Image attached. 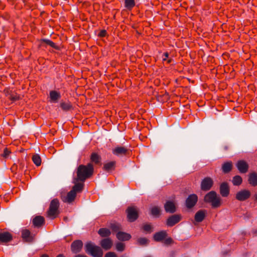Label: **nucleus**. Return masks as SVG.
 I'll return each instance as SVG.
<instances>
[{"mask_svg":"<svg viewBox=\"0 0 257 257\" xmlns=\"http://www.w3.org/2000/svg\"><path fill=\"white\" fill-rule=\"evenodd\" d=\"M93 171L94 168L91 163H88L87 165H80L77 168V177L74 178V180L84 182L92 175Z\"/></svg>","mask_w":257,"mask_h":257,"instance_id":"1","label":"nucleus"},{"mask_svg":"<svg viewBox=\"0 0 257 257\" xmlns=\"http://www.w3.org/2000/svg\"><path fill=\"white\" fill-rule=\"evenodd\" d=\"M85 251L92 257H102L103 252L102 248L91 242H87L85 245Z\"/></svg>","mask_w":257,"mask_h":257,"instance_id":"2","label":"nucleus"},{"mask_svg":"<svg viewBox=\"0 0 257 257\" xmlns=\"http://www.w3.org/2000/svg\"><path fill=\"white\" fill-rule=\"evenodd\" d=\"M59 200L57 199H53L50 202L49 209L47 211V216L52 219L56 218L59 214Z\"/></svg>","mask_w":257,"mask_h":257,"instance_id":"3","label":"nucleus"},{"mask_svg":"<svg viewBox=\"0 0 257 257\" xmlns=\"http://www.w3.org/2000/svg\"><path fill=\"white\" fill-rule=\"evenodd\" d=\"M127 218L129 222H133L139 217L138 208L136 206H129L126 210Z\"/></svg>","mask_w":257,"mask_h":257,"instance_id":"4","label":"nucleus"},{"mask_svg":"<svg viewBox=\"0 0 257 257\" xmlns=\"http://www.w3.org/2000/svg\"><path fill=\"white\" fill-rule=\"evenodd\" d=\"M251 196L250 192L246 189L241 190L235 194V198L238 201H243L248 199Z\"/></svg>","mask_w":257,"mask_h":257,"instance_id":"5","label":"nucleus"},{"mask_svg":"<svg viewBox=\"0 0 257 257\" xmlns=\"http://www.w3.org/2000/svg\"><path fill=\"white\" fill-rule=\"evenodd\" d=\"M198 201V196L195 194H192L188 196L186 199L185 205L187 208H193Z\"/></svg>","mask_w":257,"mask_h":257,"instance_id":"6","label":"nucleus"},{"mask_svg":"<svg viewBox=\"0 0 257 257\" xmlns=\"http://www.w3.org/2000/svg\"><path fill=\"white\" fill-rule=\"evenodd\" d=\"M182 218L181 214H174L168 218L166 224L168 226L172 227L179 222Z\"/></svg>","mask_w":257,"mask_h":257,"instance_id":"7","label":"nucleus"},{"mask_svg":"<svg viewBox=\"0 0 257 257\" xmlns=\"http://www.w3.org/2000/svg\"><path fill=\"white\" fill-rule=\"evenodd\" d=\"M213 181L210 177H205L201 183V189L203 191H208L212 187Z\"/></svg>","mask_w":257,"mask_h":257,"instance_id":"8","label":"nucleus"},{"mask_svg":"<svg viewBox=\"0 0 257 257\" xmlns=\"http://www.w3.org/2000/svg\"><path fill=\"white\" fill-rule=\"evenodd\" d=\"M83 242L81 240H75L71 244V250L73 253L80 252L83 247Z\"/></svg>","mask_w":257,"mask_h":257,"instance_id":"9","label":"nucleus"},{"mask_svg":"<svg viewBox=\"0 0 257 257\" xmlns=\"http://www.w3.org/2000/svg\"><path fill=\"white\" fill-rule=\"evenodd\" d=\"M236 167L240 173H246L248 170V164L244 160H239L236 163Z\"/></svg>","mask_w":257,"mask_h":257,"instance_id":"10","label":"nucleus"},{"mask_svg":"<svg viewBox=\"0 0 257 257\" xmlns=\"http://www.w3.org/2000/svg\"><path fill=\"white\" fill-rule=\"evenodd\" d=\"M22 237L25 241L31 243L34 241L35 235L31 233L29 230L25 229L22 231Z\"/></svg>","mask_w":257,"mask_h":257,"instance_id":"11","label":"nucleus"},{"mask_svg":"<svg viewBox=\"0 0 257 257\" xmlns=\"http://www.w3.org/2000/svg\"><path fill=\"white\" fill-rule=\"evenodd\" d=\"M99 244L104 250H108L112 246L113 241L109 237L105 238L101 240Z\"/></svg>","mask_w":257,"mask_h":257,"instance_id":"12","label":"nucleus"},{"mask_svg":"<svg viewBox=\"0 0 257 257\" xmlns=\"http://www.w3.org/2000/svg\"><path fill=\"white\" fill-rule=\"evenodd\" d=\"M45 218L43 216L38 215L34 217L32 224L34 227L40 228L45 224Z\"/></svg>","mask_w":257,"mask_h":257,"instance_id":"13","label":"nucleus"},{"mask_svg":"<svg viewBox=\"0 0 257 257\" xmlns=\"http://www.w3.org/2000/svg\"><path fill=\"white\" fill-rule=\"evenodd\" d=\"M164 208L165 211L167 213H173L176 211V207L174 203L172 201H167L164 204Z\"/></svg>","mask_w":257,"mask_h":257,"instance_id":"14","label":"nucleus"},{"mask_svg":"<svg viewBox=\"0 0 257 257\" xmlns=\"http://www.w3.org/2000/svg\"><path fill=\"white\" fill-rule=\"evenodd\" d=\"M207 213L206 210L201 209L198 211L194 216V220L197 222H202L205 218Z\"/></svg>","mask_w":257,"mask_h":257,"instance_id":"15","label":"nucleus"},{"mask_svg":"<svg viewBox=\"0 0 257 257\" xmlns=\"http://www.w3.org/2000/svg\"><path fill=\"white\" fill-rule=\"evenodd\" d=\"M13 239L12 235L9 232H0V242L8 243Z\"/></svg>","mask_w":257,"mask_h":257,"instance_id":"16","label":"nucleus"},{"mask_svg":"<svg viewBox=\"0 0 257 257\" xmlns=\"http://www.w3.org/2000/svg\"><path fill=\"white\" fill-rule=\"evenodd\" d=\"M167 236V233L166 231L162 230L155 233L154 235L153 238L154 240L157 242H161L163 241Z\"/></svg>","mask_w":257,"mask_h":257,"instance_id":"17","label":"nucleus"},{"mask_svg":"<svg viewBox=\"0 0 257 257\" xmlns=\"http://www.w3.org/2000/svg\"><path fill=\"white\" fill-rule=\"evenodd\" d=\"M76 197V193L74 192L73 191L71 190L69 191L66 196L62 197V200L64 202L70 203L72 202Z\"/></svg>","mask_w":257,"mask_h":257,"instance_id":"18","label":"nucleus"},{"mask_svg":"<svg viewBox=\"0 0 257 257\" xmlns=\"http://www.w3.org/2000/svg\"><path fill=\"white\" fill-rule=\"evenodd\" d=\"M128 150L124 147H116L112 150V153L116 156L126 155Z\"/></svg>","mask_w":257,"mask_h":257,"instance_id":"19","label":"nucleus"},{"mask_svg":"<svg viewBox=\"0 0 257 257\" xmlns=\"http://www.w3.org/2000/svg\"><path fill=\"white\" fill-rule=\"evenodd\" d=\"M220 193L222 197H227L229 193V188L227 183L223 182L220 186Z\"/></svg>","mask_w":257,"mask_h":257,"instance_id":"20","label":"nucleus"},{"mask_svg":"<svg viewBox=\"0 0 257 257\" xmlns=\"http://www.w3.org/2000/svg\"><path fill=\"white\" fill-rule=\"evenodd\" d=\"M49 95L50 101L53 103L58 102L61 97L60 93L55 90L50 91Z\"/></svg>","mask_w":257,"mask_h":257,"instance_id":"21","label":"nucleus"},{"mask_svg":"<svg viewBox=\"0 0 257 257\" xmlns=\"http://www.w3.org/2000/svg\"><path fill=\"white\" fill-rule=\"evenodd\" d=\"M116 238L120 241H127L131 238L130 234L118 231L116 234Z\"/></svg>","mask_w":257,"mask_h":257,"instance_id":"22","label":"nucleus"},{"mask_svg":"<svg viewBox=\"0 0 257 257\" xmlns=\"http://www.w3.org/2000/svg\"><path fill=\"white\" fill-rule=\"evenodd\" d=\"M74 183H75V185L72 187V189L71 190L73 191L74 192H75V193L80 192L82 191L84 184L83 182L79 183L78 181H76V180H73Z\"/></svg>","mask_w":257,"mask_h":257,"instance_id":"23","label":"nucleus"},{"mask_svg":"<svg viewBox=\"0 0 257 257\" xmlns=\"http://www.w3.org/2000/svg\"><path fill=\"white\" fill-rule=\"evenodd\" d=\"M232 163L231 161L225 162L222 165V172L225 174L228 173L232 170Z\"/></svg>","mask_w":257,"mask_h":257,"instance_id":"24","label":"nucleus"},{"mask_svg":"<svg viewBox=\"0 0 257 257\" xmlns=\"http://www.w3.org/2000/svg\"><path fill=\"white\" fill-rule=\"evenodd\" d=\"M248 181L249 184L252 186L255 187L257 186V174L253 172L250 173L248 176Z\"/></svg>","mask_w":257,"mask_h":257,"instance_id":"25","label":"nucleus"},{"mask_svg":"<svg viewBox=\"0 0 257 257\" xmlns=\"http://www.w3.org/2000/svg\"><path fill=\"white\" fill-rule=\"evenodd\" d=\"M98 234L102 237L107 238L111 234L110 230L107 228H100L98 231Z\"/></svg>","mask_w":257,"mask_h":257,"instance_id":"26","label":"nucleus"},{"mask_svg":"<svg viewBox=\"0 0 257 257\" xmlns=\"http://www.w3.org/2000/svg\"><path fill=\"white\" fill-rule=\"evenodd\" d=\"M217 196L216 193L214 191H211L208 193L204 197V201L207 203H209L212 201L213 199H215Z\"/></svg>","mask_w":257,"mask_h":257,"instance_id":"27","label":"nucleus"},{"mask_svg":"<svg viewBox=\"0 0 257 257\" xmlns=\"http://www.w3.org/2000/svg\"><path fill=\"white\" fill-rule=\"evenodd\" d=\"M60 106L64 111H67L72 108V105L69 101H61L60 103Z\"/></svg>","mask_w":257,"mask_h":257,"instance_id":"28","label":"nucleus"},{"mask_svg":"<svg viewBox=\"0 0 257 257\" xmlns=\"http://www.w3.org/2000/svg\"><path fill=\"white\" fill-rule=\"evenodd\" d=\"M115 165V162L111 161L104 164L103 169L107 172H109L114 170Z\"/></svg>","mask_w":257,"mask_h":257,"instance_id":"29","label":"nucleus"},{"mask_svg":"<svg viewBox=\"0 0 257 257\" xmlns=\"http://www.w3.org/2000/svg\"><path fill=\"white\" fill-rule=\"evenodd\" d=\"M101 160L100 155L96 153H92L90 156L91 162L94 163L95 164H98Z\"/></svg>","mask_w":257,"mask_h":257,"instance_id":"30","label":"nucleus"},{"mask_svg":"<svg viewBox=\"0 0 257 257\" xmlns=\"http://www.w3.org/2000/svg\"><path fill=\"white\" fill-rule=\"evenodd\" d=\"M161 209L158 206H154L151 209V214L155 217H159L161 214Z\"/></svg>","mask_w":257,"mask_h":257,"instance_id":"31","label":"nucleus"},{"mask_svg":"<svg viewBox=\"0 0 257 257\" xmlns=\"http://www.w3.org/2000/svg\"><path fill=\"white\" fill-rule=\"evenodd\" d=\"M232 182L233 185L239 186L241 184L242 179L240 176L236 175L232 178Z\"/></svg>","mask_w":257,"mask_h":257,"instance_id":"32","label":"nucleus"},{"mask_svg":"<svg viewBox=\"0 0 257 257\" xmlns=\"http://www.w3.org/2000/svg\"><path fill=\"white\" fill-rule=\"evenodd\" d=\"M135 6V0H124V6L127 10H131Z\"/></svg>","mask_w":257,"mask_h":257,"instance_id":"33","label":"nucleus"},{"mask_svg":"<svg viewBox=\"0 0 257 257\" xmlns=\"http://www.w3.org/2000/svg\"><path fill=\"white\" fill-rule=\"evenodd\" d=\"M110 229L113 232H118L121 229V225L118 223L114 222L111 223L109 226Z\"/></svg>","mask_w":257,"mask_h":257,"instance_id":"34","label":"nucleus"},{"mask_svg":"<svg viewBox=\"0 0 257 257\" xmlns=\"http://www.w3.org/2000/svg\"><path fill=\"white\" fill-rule=\"evenodd\" d=\"M32 161L37 166H39L41 164V158L38 154H35L33 156Z\"/></svg>","mask_w":257,"mask_h":257,"instance_id":"35","label":"nucleus"},{"mask_svg":"<svg viewBox=\"0 0 257 257\" xmlns=\"http://www.w3.org/2000/svg\"><path fill=\"white\" fill-rule=\"evenodd\" d=\"M209 203H211L213 208H217L220 206L221 204L220 199L219 197L216 196L215 199H213L212 201Z\"/></svg>","mask_w":257,"mask_h":257,"instance_id":"36","label":"nucleus"},{"mask_svg":"<svg viewBox=\"0 0 257 257\" xmlns=\"http://www.w3.org/2000/svg\"><path fill=\"white\" fill-rule=\"evenodd\" d=\"M209 203H211L213 208H217L220 206L221 204L220 199L219 197L216 196L215 199H213L212 201Z\"/></svg>","mask_w":257,"mask_h":257,"instance_id":"37","label":"nucleus"},{"mask_svg":"<svg viewBox=\"0 0 257 257\" xmlns=\"http://www.w3.org/2000/svg\"><path fill=\"white\" fill-rule=\"evenodd\" d=\"M137 241L141 245H146L149 243V240L146 237H140L138 239Z\"/></svg>","mask_w":257,"mask_h":257,"instance_id":"38","label":"nucleus"},{"mask_svg":"<svg viewBox=\"0 0 257 257\" xmlns=\"http://www.w3.org/2000/svg\"><path fill=\"white\" fill-rule=\"evenodd\" d=\"M116 249L118 251H123L125 249V244L123 243L118 242L116 243Z\"/></svg>","mask_w":257,"mask_h":257,"instance_id":"39","label":"nucleus"},{"mask_svg":"<svg viewBox=\"0 0 257 257\" xmlns=\"http://www.w3.org/2000/svg\"><path fill=\"white\" fill-rule=\"evenodd\" d=\"M10 100L13 101L18 100L20 99V96L17 93H11L9 96Z\"/></svg>","mask_w":257,"mask_h":257,"instance_id":"40","label":"nucleus"},{"mask_svg":"<svg viewBox=\"0 0 257 257\" xmlns=\"http://www.w3.org/2000/svg\"><path fill=\"white\" fill-rule=\"evenodd\" d=\"M142 228L144 231L146 232H151L152 231V227L150 224H145L143 225Z\"/></svg>","mask_w":257,"mask_h":257,"instance_id":"41","label":"nucleus"},{"mask_svg":"<svg viewBox=\"0 0 257 257\" xmlns=\"http://www.w3.org/2000/svg\"><path fill=\"white\" fill-rule=\"evenodd\" d=\"M173 239L170 237H169L168 238H165L164 239V240H163V243L165 245H170L171 244H172L173 243Z\"/></svg>","mask_w":257,"mask_h":257,"instance_id":"42","label":"nucleus"},{"mask_svg":"<svg viewBox=\"0 0 257 257\" xmlns=\"http://www.w3.org/2000/svg\"><path fill=\"white\" fill-rule=\"evenodd\" d=\"M49 46H50L52 48L55 49V50H60V47L59 46L57 45L55 43H54L52 41L50 42Z\"/></svg>","mask_w":257,"mask_h":257,"instance_id":"43","label":"nucleus"},{"mask_svg":"<svg viewBox=\"0 0 257 257\" xmlns=\"http://www.w3.org/2000/svg\"><path fill=\"white\" fill-rule=\"evenodd\" d=\"M107 35V32L105 30H101L98 34L99 37H104Z\"/></svg>","mask_w":257,"mask_h":257,"instance_id":"44","label":"nucleus"},{"mask_svg":"<svg viewBox=\"0 0 257 257\" xmlns=\"http://www.w3.org/2000/svg\"><path fill=\"white\" fill-rule=\"evenodd\" d=\"M11 153V151H9L7 148H5L4 150V153L2 156L4 158H7Z\"/></svg>","mask_w":257,"mask_h":257,"instance_id":"45","label":"nucleus"},{"mask_svg":"<svg viewBox=\"0 0 257 257\" xmlns=\"http://www.w3.org/2000/svg\"><path fill=\"white\" fill-rule=\"evenodd\" d=\"M51 41L50 40H49V39H43L41 40V44L42 45H43V44H45L49 46V44H50Z\"/></svg>","mask_w":257,"mask_h":257,"instance_id":"46","label":"nucleus"},{"mask_svg":"<svg viewBox=\"0 0 257 257\" xmlns=\"http://www.w3.org/2000/svg\"><path fill=\"white\" fill-rule=\"evenodd\" d=\"M104 257H117V256L113 252H108L105 254Z\"/></svg>","mask_w":257,"mask_h":257,"instance_id":"47","label":"nucleus"},{"mask_svg":"<svg viewBox=\"0 0 257 257\" xmlns=\"http://www.w3.org/2000/svg\"><path fill=\"white\" fill-rule=\"evenodd\" d=\"M169 57V53L168 52H165L163 55V61H165L167 60V59Z\"/></svg>","mask_w":257,"mask_h":257,"instance_id":"48","label":"nucleus"},{"mask_svg":"<svg viewBox=\"0 0 257 257\" xmlns=\"http://www.w3.org/2000/svg\"><path fill=\"white\" fill-rule=\"evenodd\" d=\"M74 257H88V256L85 254H77L75 255Z\"/></svg>","mask_w":257,"mask_h":257,"instance_id":"49","label":"nucleus"},{"mask_svg":"<svg viewBox=\"0 0 257 257\" xmlns=\"http://www.w3.org/2000/svg\"><path fill=\"white\" fill-rule=\"evenodd\" d=\"M56 257H65V256L62 254H59Z\"/></svg>","mask_w":257,"mask_h":257,"instance_id":"50","label":"nucleus"},{"mask_svg":"<svg viewBox=\"0 0 257 257\" xmlns=\"http://www.w3.org/2000/svg\"><path fill=\"white\" fill-rule=\"evenodd\" d=\"M41 257H49V256H48V255H47V254H42V255L41 256Z\"/></svg>","mask_w":257,"mask_h":257,"instance_id":"51","label":"nucleus"},{"mask_svg":"<svg viewBox=\"0 0 257 257\" xmlns=\"http://www.w3.org/2000/svg\"><path fill=\"white\" fill-rule=\"evenodd\" d=\"M224 149L225 150H227L228 149V146H224Z\"/></svg>","mask_w":257,"mask_h":257,"instance_id":"52","label":"nucleus"},{"mask_svg":"<svg viewBox=\"0 0 257 257\" xmlns=\"http://www.w3.org/2000/svg\"><path fill=\"white\" fill-rule=\"evenodd\" d=\"M254 199L257 201V193L254 195Z\"/></svg>","mask_w":257,"mask_h":257,"instance_id":"53","label":"nucleus"},{"mask_svg":"<svg viewBox=\"0 0 257 257\" xmlns=\"http://www.w3.org/2000/svg\"><path fill=\"white\" fill-rule=\"evenodd\" d=\"M171 61H172V60H171V59H169V60H168V63H170L171 62Z\"/></svg>","mask_w":257,"mask_h":257,"instance_id":"54","label":"nucleus"},{"mask_svg":"<svg viewBox=\"0 0 257 257\" xmlns=\"http://www.w3.org/2000/svg\"><path fill=\"white\" fill-rule=\"evenodd\" d=\"M120 257H127V256L125 254H123V255H121Z\"/></svg>","mask_w":257,"mask_h":257,"instance_id":"55","label":"nucleus"}]
</instances>
